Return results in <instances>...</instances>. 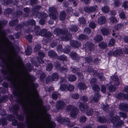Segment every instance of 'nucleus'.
Wrapping results in <instances>:
<instances>
[{
	"instance_id": "obj_15",
	"label": "nucleus",
	"mask_w": 128,
	"mask_h": 128,
	"mask_svg": "<svg viewBox=\"0 0 128 128\" xmlns=\"http://www.w3.org/2000/svg\"><path fill=\"white\" fill-rule=\"evenodd\" d=\"M98 7L96 6H95L90 7L86 6L84 8V11L86 13L94 12L97 9Z\"/></svg>"
},
{
	"instance_id": "obj_7",
	"label": "nucleus",
	"mask_w": 128,
	"mask_h": 128,
	"mask_svg": "<svg viewBox=\"0 0 128 128\" xmlns=\"http://www.w3.org/2000/svg\"><path fill=\"white\" fill-rule=\"evenodd\" d=\"M67 112L70 111V116L73 118H75L76 116L79 112V110L76 108L74 106L70 105L68 106L66 109Z\"/></svg>"
},
{
	"instance_id": "obj_17",
	"label": "nucleus",
	"mask_w": 128,
	"mask_h": 128,
	"mask_svg": "<svg viewBox=\"0 0 128 128\" xmlns=\"http://www.w3.org/2000/svg\"><path fill=\"white\" fill-rule=\"evenodd\" d=\"M65 106V103L63 101L60 100L58 101L56 104V107L57 110H62Z\"/></svg>"
},
{
	"instance_id": "obj_54",
	"label": "nucleus",
	"mask_w": 128,
	"mask_h": 128,
	"mask_svg": "<svg viewBox=\"0 0 128 128\" xmlns=\"http://www.w3.org/2000/svg\"><path fill=\"white\" fill-rule=\"evenodd\" d=\"M2 124L3 126L6 125L7 123L6 119V118L2 119L1 120H0V126L1 124Z\"/></svg>"
},
{
	"instance_id": "obj_58",
	"label": "nucleus",
	"mask_w": 128,
	"mask_h": 128,
	"mask_svg": "<svg viewBox=\"0 0 128 128\" xmlns=\"http://www.w3.org/2000/svg\"><path fill=\"white\" fill-rule=\"evenodd\" d=\"M84 31L85 33L89 34L90 33L91 31L90 28H85L84 30Z\"/></svg>"
},
{
	"instance_id": "obj_9",
	"label": "nucleus",
	"mask_w": 128,
	"mask_h": 128,
	"mask_svg": "<svg viewBox=\"0 0 128 128\" xmlns=\"http://www.w3.org/2000/svg\"><path fill=\"white\" fill-rule=\"evenodd\" d=\"M57 121L61 123L62 122H66V124L67 125L70 127H72L74 126L76 124L75 122L70 123V120L68 118H62L61 116H60L57 118Z\"/></svg>"
},
{
	"instance_id": "obj_12",
	"label": "nucleus",
	"mask_w": 128,
	"mask_h": 128,
	"mask_svg": "<svg viewBox=\"0 0 128 128\" xmlns=\"http://www.w3.org/2000/svg\"><path fill=\"white\" fill-rule=\"evenodd\" d=\"M18 108L19 106L17 104H15L12 110H11L10 111H12V113L15 114L16 116L20 120H23L24 119V117L18 115V114L17 110L18 109Z\"/></svg>"
},
{
	"instance_id": "obj_49",
	"label": "nucleus",
	"mask_w": 128,
	"mask_h": 128,
	"mask_svg": "<svg viewBox=\"0 0 128 128\" xmlns=\"http://www.w3.org/2000/svg\"><path fill=\"white\" fill-rule=\"evenodd\" d=\"M30 116L28 114L27 115V116L26 118V120L27 125L28 126V128H31L29 126V122L30 120Z\"/></svg>"
},
{
	"instance_id": "obj_43",
	"label": "nucleus",
	"mask_w": 128,
	"mask_h": 128,
	"mask_svg": "<svg viewBox=\"0 0 128 128\" xmlns=\"http://www.w3.org/2000/svg\"><path fill=\"white\" fill-rule=\"evenodd\" d=\"M101 32L103 35H107L108 34V30L104 28H103L101 30Z\"/></svg>"
},
{
	"instance_id": "obj_39",
	"label": "nucleus",
	"mask_w": 128,
	"mask_h": 128,
	"mask_svg": "<svg viewBox=\"0 0 128 128\" xmlns=\"http://www.w3.org/2000/svg\"><path fill=\"white\" fill-rule=\"evenodd\" d=\"M125 94L123 93H119L117 96L118 98L119 99H125Z\"/></svg>"
},
{
	"instance_id": "obj_4",
	"label": "nucleus",
	"mask_w": 128,
	"mask_h": 128,
	"mask_svg": "<svg viewBox=\"0 0 128 128\" xmlns=\"http://www.w3.org/2000/svg\"><path fill=\"white\" fill-rule=\"evenodd\" d=\"M67 80L65 79H62L59 83L61 86L60 88L61 90L63 92H64L66 90H68L70 91L73 90L74 89V86L70 84H68V86L64 84L65 82H66Z\"/></svg>"
},
{
	"instance_id": "obj_28",
	"label": "nucleus",
	"mask_w": 128,
	"mask_h": 128,
	"mask_svg": "<svg viewBox=\"0 0 128 128\" xmlns=\"http://www.w3.org/2000/svg\"><path fill=\"white\" fill-rule=\"evenodd\" d=\"M78 87L80 89L84 90L87 88L86 85L84 83L79 82L78 84Z\"/></svg>"
},
{
	"instance_id": "obj_35",
	"label": "nucleus",
	"mask_w": 128,
	"mask_h": 128,
	"mask_svg": "<svg viewBox=\"0 0 128 128\" xmlns=\"http://www.w3.org/2000/svg\"><path fill=\"white\" fill-rule=\"evenodd\" d=\"M97 118L98 121L102 123L106 122V119L104 117L98 116Z\"/></svg>"
},
{
	"instance_id": "obj_64",
	"label": "nucleus",
	"mask_w": 128,
	"mask_h": 128,
	"mask_svg": "<svg viewBox=\"0 0 128 128\" xmlns=\"http://www.w3.org/2000/svg\"><path fill=\"white\" fill-rule=\"evenodd\" d=\"M94 126L93 124H90L88 126H84L83 128H94Z\"/></svg>"
},
{
	"instance_id": "obj_26",
	"label": "nucleus",
	"mask_w": 128,
	"mask_h": 128,
	"mask_svg": "<svg viewBox=\"0 0 128 128\" xmlns=\"http://www.w3.org/2000/svg\"><path fill=\"white\" fill-rule=\"evenodd\" d=\"M24 25L25 26H27L28 25L34 26L36 24V22L35 20L33 19L30 20L28 22H24Z\"/></svg>"
},
{
	"instance_id": "obj_1",
	"label": "nucleus",
	"mask_w": 128,
	"mask_h": 128,
	"mask_svg": "<svg viewBox=\"0 0 128 128\" xmlns=\"http://www.w3.org/2000/svg\"><path fill=\"white\" fill-rule=\"evenodd\" d=\"M12 84L14 89L13 91L14 95L18 98V102L20 104L24 105V101L26 96L24 95L23 90H21L18 86V82L16 79H12Z\"/></svg>"
},
{
	"instance_id": "obj_32",
	"label": "nucleus",
	"mask_w": 128,
	"mask_h": 128,
	"mask_svg": "<svg viewBox=\"0 0 128 128\" xmlns=\"http://www.w3.org/2000/svg\"><path fill=\"white\" fill-rule=\"evenodd\" d=\"M24 23L22 24H19L16 25L15 28L16 30L17 31L22 30V28L24 26H26L24 25Z\"/></svg>"
},
{
	"instance_id": "obj_55",
	"label": "nucleus",
	"mask_w": 128,
	"mask_h": 128,
	"mask_svg": "<svg viewBox=\"0 0 128 128\" xmlns=\"http://www.w3.org/2000/svg\"><path fill=\"white\" fill-rule=\"evenodd\" d=\"M97 80L95 78H92L90 81V83L91 85L92 86L94 85H95V84L97 82Z\"/></svg>"
},
{
	"instance_id": "obj_53",
	"label": "nucleus",
	"mask_w": 128,
	"mask_h": 128,
	"mask_svg": "<svg viewBox=\"0 0 128 128\" xmlns=\"http://www.w3.org/2000/svg\"><path fill=\"white\" fill-rule=\"evenodd\" d=\"M53 68V65L52 64H49L46 67V70L50 71Z\"/></svg>"
},
{
	"instance_id": "obj_21",
	"label": "nucleus",
	"mask_w": 128,
	"mask_h": 128,
	"mask_svg": "<svg viewBox=\"0 0 128 128\" xmlns=\"http://www.w3.org/2000/svg\"><path fill=\"white\" fill-rule=\"evenodd\" d=\"M3 112V114H2V112H0V114L2 116L4 117L5 116H7V120L9 121L12 120H14V116L12 115H9L7 116L8 114H6V113L4 110L2 111Z\"/></svg>"
},
{
	"instance_id": "obj_2",
	"label": "nucleus",
	"mask_w": 128,
	"mask_h": 128,
	"mask_svg": "<svg viewBox=\"0 0 128 128\" xmlns=\"http://www.w3.org/2000/svg\"><path fill=\"white\" fill-rule=\"evenodd\" d=\"M110 116V119L109 120L113 124L114 127L119 128L123 124L124 122L123 121L120 120H120V118L118 116L116 115V113L115 112L111 113Z\"/></svg>"
},
{
	"instance_id": "obj_60",
	"label": "nucleus",
	"mask_w": 128,
	"mask_h": 128,
	"mask_svg": "<svg viewBox=\"0 0 128 128\" xmlns=\"http://www.w3.org/2000/svg\"><path fill=\"white\" fill-rule=\"evenodd\" d=\"M62 52L66 54H68L69 53L70 50L68 46H67L66 48L63 49Z\"/></svg>"
},
{
	"instance_id": "obj_37",
	"label": "nucleus",
	"mask_w": 128,
	"mask_h": 128,
	"mask_svg": "<svg viewBox=\"0 0 128 128\" xmlns=\"http://www.w3.org/2000/svg\"><path fill=\"white\" fill-rule=\"evenodd\" d=\"M69 28L70 30L73 32H76L78 30L77 27L74 25H71Z\"/></svg>"
},
{
	"instance_id": "obj_34",
	"label": "nucleus",
	"mask_w": 128,
	"mask_h": 128,
	"mask_svg": "<svg viewBox=\"0 0 128 128\" xmlns=\"http://www.w3.org/2000/svg\"><path fill=\"white\" fill-rule=\"evenodd\" d=\"M102 39V36L100 35L96 36L94 38V40L96 42H98L101 41Z\"/></svg>"
},
{
	"instance_id": "obj_25",
	"label": "nucleus",
	"mask_w": 128,
	"mask_h": 128,
	"mask_svg": "<svg viewBox=\"0 0 128 128\" xmlns=\"http://www.w3.org/2000/svg\"><path fill=\"white\" fill-rule=\"evenodd\" d=\"M112 80L115 81L114 84L117 86L120 84V82L118 80V77L116 76H113L111 77Z\"/></svg>"
},
{
	"instance_id": "obj_33",
	"label": "nucleus",
	"mask_w": 128,
	"mask_h": 128,
	"mask_svg": "<svg viewBox=\"0 0 128 128\" xmlns=\"http://www.w3.org/2000/svg\"><path fill=\"white\" fill-rule=\"evenodd\" d=\"M66 13L64 11L61 12L60 14V18L61 20H64L66 17Z\"/></svg>"
},
{
	"instance_id": "obj_41",
	"label": "nucleus",
	"mask_w": 128,
	"mask_h": 128,
	"mask_svg": "<svg viewBox=\"0 0 128 128\" xmlns=\"http://www.w3.org/2000/svg\"><path fill=\"white\" fill-rule=\"evenodd\" d=\"M60 94L57 92H53L52 95V97L53 99L56 100L57 99L58 96Z\"/></svg>"
},
{
	"instance_id": "obj_36",
	"label": "nucleus",
	"mask_w": 128,
	"mask_h": 128,
	"mask_svg": "<svg viewBox=\"0 0 128 128\" xmlns=\"http://www.w3.org/2000/svg\"><path fill=\"white\" fill-rule=\"evenodd\" d=\"M76 78V77L75 75H71L68 77V79L70 82H73L75 81Z\"/></svg>"
},
{
	"instance_id": "obj_48",
	"label": "nucleus",
	"mask_w": 128,
	"mask_h": 128,
	"mask_svg": "<svg viewBox=\"0 0 128 128\" xmlns=\"http://www.w3.org/2000/svg\"><path fill=\"white\" fill-rule=\"evenodd\" d=\"M41 48V46L40 44H38L34 48V52H36L38 51Z\"/></svg>"
},
{
	"instance_id": "obj_59",
	"label": "nucleus",
	"mask_w": 128,
	"mask_h": 128,
	"mask_svg": "<svg viewBox=\"0 0 128 128\" xmlns=\"http://www.w3.org/2000/svg\"><path fill=\"white\" fill-rule=\"evenodd\" d=\"M122 7L124 8V9H126L128 8V2L125 1L124 2Z\"/></svg>"
},
{
	"instance_id": "obj_14",
	"label": "nucleus",
	"mask_w": 128,
	"mask_h": 128,
	"mask_svg": "<svg viewBox=\"0 0 128 128\" xmlns=\"http://www.w3.org/2000/svg\"><path fill=\"white\" fill-rule=\"evenodd\" d=\"M35 80L34 76L28 75L27 78L22 81L24 84L28 85L30 82H32Z\"/></svg>"
},
{
	"instance_id": "obj_13",
	"label": "nucleus",
	"mask_w": 128,
	"mask_h": 128,
	"mask_svg": "<svg viewBox=\"0 0 128 128\" xmlns=\"http://www.w3.org/2000/svg\"><path fill=\"white\" fill-rule=\"evenodd\" d=\"M59 78V76L58 74L56 73L53 74L52 76L51 77L50 76H48L46 80V82L47 83L50 82L52 81L56 80Z\"/></svg>"
},
{
	"instance_id": "obj_57",
	"label": "nucleus",
	"mask_w": 128,
	"mask_h": 128,
	"mask_svg": "<svg viewBox=\"0 0 128 128\" xmlns=\"http://www.w3.org/2000/svg\"><path fill=\"white\" fill-rule=\"evenodd\" d=\"M119 115L122 118H127V116L126 114L122 112H120L119 113Z\"/></svg>"
},
{
	"instance_id": "obj_44",
	"label": "nucleus",
	"mask_w": 128,
	"mask_h": 128,
	"mask_svg": "<svg viewBox=\"0 0 128 128\" xmlns=\"http://www.w3.org/2000/svg\"><path fill=\"white\" fill-rule=\"evenodd\" d=\"M92 88L94 92H98L100 90V88L99 86L96 85H94L92 86Z\"/></svg>"
},
{
	"instance_id": "obj_42",
	"label": "nucleus",
	"mask_w": 128,
	"mask_h": 128,
	"mask_svg": "<svg viewBox=\"0 0 128 128\" xmlns=\"http://www.w3.org/2000/svg\"><path fill=\"white\" fill-rule=\"evenodd\" d=\"M18 20L17 19L10 22H9V24L11 26H14L16 24L18 23Z\"/></svg>"
},
{
	"instance_id": "obj_47",
	"label": "nucleus",
	"mask_w": 128,
	"mask_h": 128,
	"mask_svg": "<svg viewBox=\"0 0 128 128\" xmlns=\"http://www.w3.org/2000/svg\"><path fill=\"white\" fill-rule=\"evenodd\" d=\"M8 98V96H3L0 99V102H5L7 100Z\"/></svg>"
},
{
	"instance_id": "obj_38",
	"label": "nucleus",
	"mask_w": 128,
	"mask_h": 128,
	"mask_svg": "<svg viewBox=\"0 0 128 128\" xmlns=\"http://www.w3.org/2000/svg\"><path fill=\"white\" fill-rule=\"evenodd\" d=\"M56 58L62 61L66 60H67L66 56L64 55H61L60 56H58Z\"/></svg>"
},
{
	"instance_id": "obj_19",
	"label": "nucleus",
	"mask_w": 128,
	"mask_h": 128,
	"mask_svg": "<svg viewBox=\"0 0 128 128\" xmlns=\"http://www.w3.org/2000/svg\"><path fill=\"white\" fill-rule=\"evenodd\" d=\"M12 124L14 126L18 125V128H24L25 125L24 123L20 122L18 124L17 121L16 120H13L12 122Z\"/></svg>"
},
{
	"instance_id": "obj_10",
	"label": "nucleus",
	"mask_w": 128,
	"mask_h": 128,
	"mask_svg": "<svg viewBox=\"0 0 128 128\" xmlns=\"http://www.w3.org/2000/svg\"><path fill=\"white\" fill-rule=\"evenodd\" d=\"M50 12V16L51 19L55 20L58 17V14L56 12V9L54 7H51L49 8Z\"/></svg>"
},
{
	"instance_id": "obj_5",
	"label": "nucleus",
	"mask_w": 128,
	"mask_h": 128,
	"mask_svg": "<svg viewBox=\"0 0 128 128\" xmlns=\"http://www.w3.org/2000/svg\"><path fill=\"white\" fill-rule=\"evenodd\" d=\"M3 65L2 66L3 68L1 70V72L2 74L4 76L6 75L8 73L10 75L11 74H13V73L11 72L9 67L8 62L3 60Z\"/></svg>"
},
{
	"instance_id": "obj_23",
	"label": "nucleus",
	"mask_w": 128,
	"mask_h": 128,
	"mask_svg": "<svg viewBox=\"0 0 128 128\" xmlns=\"http://www.w3.org/2000/svg\"><path fill=\"white\" fill-rule=\"evenodd\" d=\"M41 8V7L40 6H36L34 10L36 11H34V14L38 18H40L42 14L41 13L39 12L38 11H37V10L40 9Z\"/></svg>"
},
{
	"instance_id": "obj_3",
	"label": "nucleus",
	"mask_w": 128,
	"mask_h": 128,
	"mask_svg": "<svg viewBox=\"0 0 128 128\" xmlns=\"http://www.w3.org/2000/svg\"><path fill=\"white\" fill-rule=\"evenodd\" d=\"M68 30L66 29L62 30L59 28L55 29L54 30V34L58 35L60 34H63V37H61L60 38L62 40H68L71 38L72 34L68 32Z\"/></svg>"
},
{
	"instance_id": "obj_8",
	"label": "nucleus",
	"mask_w": 128,
	"mask_h": 128,
	"mask_svg": "<svg viewBox=\"0 0 128 128\" xmlns=\"http://www.w3.org/2000/svg\"><path fill=\"white\" fill-rule=\"evenodd\" d=\"M124 53L128 54V49L126 48L123 49L122 50L117 49L114 52H111L109 53L111 56H122L124 54Z\"/></svg>"
},
{
	"instance_id": "obj_45",
	"label": "nucleus",
	"mask_w": 128,
	"mask_h": 128,
	"mask_svg": "<svg viewBox=\"0 0 128 128\" xmlns=\"http://www.w3.org/2000/svg\"><path fill=\"white\" fill-rule=\"evenodd\" d=\"M87 118L85 116H81L80 119V122L81 123L84 122L86 120Z\"/></svg>"
},
{
	"instance_id": "obj_61",
	"label": "nucleus",
	"mask_w": 128,
	"mask_h": 128,
	"mask_svg": "<svg viewBox=\"0 0 128 128\" xmlns=\"http://www.w3.org/2000/svg\"><path fill=\"white\" fill-rule=\"evenodd\" d=\"M12 0H5L2 1V3L5 5H7L12 2Z\"/></svg>"
},
{
	"instance_id": "obj_31",
	"label": "nucleus",
	"mask_w": 128,
	"mask_h": 128,
	"mask_svg": "<svg viewBox=\"0 0 128 128\" xmlns=\"http://www.w3.org/2000/svg\"><path fill=\"white\" fill-rule=\"evenodd\" d=\"M32 52V48L31 47L28 46L27 47V49L25 51L26 54L27 55H29Z\"/></svg>"
},
{
	"instance_id": "obj_52",
	"label": "nucleus",
	"mask_w": 128,
	"mask_h": 128,
	"mask_svg": "<svg viewBox=\"0 0 128 128\" xmlns=\"http://www.w3.org/2000/svg\"><path fill=\"white\" fill-rule=\"evenodd\" d=\"M99 46L102 48H104L107 46V44L106 43L102 42L99 44Z\"/></svg>"
},
{
	"instance_id": "obj_63",
	"label": "nucleus",
	"mask_w": 128,
	"mask_h": 128,
	"mask_svg": "<svg viewBox=\"0 0 128 128\" xmlns=\"http://www.w3.org/2000/svg\"><path fill=\"white\" fill-rule=\"evenodd\" d=\"M10 51L14 56L16 54V51L14 48L12 47L10 48Z\"/></svg>"
},
{
	"instance_id": "obj_6",
	"label": "nucleus",
	"mask_w": 128,
	"mask_h": 128,
	"mask_svg": "<svg viewBox=\"0 0 128 128\" xmlns=\"http://www.w3.org/2000/svg\"><path fill=\"white\" fill-rule=\"evenodd\" d=\"M79 106L80 111L83 113L86 112L88 116H91L93 114V109H90L88 111V106L87 104H84L81 102H79Z\"/></svg>"
},
{
	"instance_id": "obj_11",
	"label": "nucleus",
	"mask_w": 128,
	"mask_h": 128,
	"mask_svg": "<svg viewBox=\"0 0 128 128\" xmlns=\"http://www.w3.org/2000/svg\"><path fill=\"white\" fill-rule=\"evenodd\" d=\"M36 35L43 36L46 38H49L52 36V35L50 32H47V30L45 29L41 30L39 33H36Z\"/></svg>"
},
{
	"instance_id": "obj_51",
	"label": "nucleus",
	"mask_w": 128,
	"mask_h": 128,
	"mask_svg": "<svg viewBox=\"0 0 128 128\" xmlns=\"http://www.w3.org/2000/svg\"><path fill=\"white\" fill-rule=\"evenodd\" d=\"M115 43V40L113 38H111L110 40L108 45L109 46H113Z\"/></svg>"
},
{
	"instance_id": "obj_29",
	"label": "nucleus",
	"mask_w": 128,
	"mask_h": 128,
	"mask_svg": "<svg viewBox=\"0 0 128 128\" xmlns=\"http://www.w3.org/2000/svg\"><path fill=\"white\" fill-rule=\"evenodd\" d=\"M48 56L52 58H57V54L53 50L49 51L48 52Z\"/></svg>"
},
{
	"instance_id": "obj_16",
	"label": "nucleus",
	"mask_w": 128,
	"mask_h": 128,
	"mask_svg": "<svg viewBox=\"0 0 128 128\" xmlns=\"http://www.w3.org/2000/svg\"><path fill=\"white\" fill-rule=\"evenodd\" d=\"M83 46L84 48L88 49L90 50H92L94 48V44L90 42H86L83 44Z\"/></svg>"
},
{
	"instance_id": "obj_50",
	"label": "nucleus",
	"mask_w": 128,
	"mask_h": 128,
	"mask_svg": "<svg viewBox=\"0 0 128 128\" xmlns=\"http://www.w3.org/2000/svg\"><path fill=\"white\" fill-rule=\"evenodd\" d=\"M109 90L111 92L114 91L116 89V88L113 85L111 84L108 87Z\"/></svg>"
},
{
	"instance_id": "obj_22",
	"label": "nucleus",
	"mask_w": 128,
	"mask_h": 128,
	"mask_svg": "<svg viewBox=\"0 0 128 128\" xmlns=\"http://www.w3.org/2000/svg\"><path fill=\"white\" fill-rule=\"evenodd\" d=\"M70 42L71 46L75 48H78L81 45V44L76 41L72 40Z\"/></svg>"
},
{
	"instance_id": "obj_18",
	"label": "nucleus",
	"mask_w": 128,
	"mask_h": 128,
	"mask_svg": "<svg viewBox=\"0 0 128 128\" xmlns=\"http://www.w3.org/2000/svg\"><path fill=\"white\" fill-rule=\"evenodd\" d=\"M120 110L124 112H128V104L121 103L119 105Z\"/></svg>"
},
{
	"instance_id": "obj_46",
	"label": "nucleus",
	"mask_w": 128,
	"mask_h": 128,
	"mask_svg": "<svg viewBox=\"0 0 128 128\" xmlns=\"http://www.w3.org/2000/svg\"><path fill=\"white\" fill-rule=\"evenodd\" d=\"M102 108L104 110L105 112H107L110 110V107L108 105H103L102 106Z\"/></svg>"
},
{
	"instance_id": "obj_40",
	"label": "nucleus",
	"mask_w": 128,
	"mask_h": 128,
	"mask_svg": "<svg viewBox=\"0 0 128 128\" xmlns=\"http://www.w3.org/2000/svg\"><path fill=\"white\" fill-rule=\"evenodd\" d=\"M102 10L105 13H107L110 11L109 8L106 6L102 7Z\"/></svg>"
},
{
	"instance_id": "obj_20",
	"label": "nucleus",
	"mask_w": 128,
	"mask_h": 128,
	"mask_svg": "<svg viewBox=\"0 0 128 128\" xmlns=\"http://www.w3.org/2000/svg\"><path fill=\"white\" fill-rule=\"evenodd\" d=\"M100 96V94L97 92L94 94V96L90 97V100L92 102H96L98 100Z\"/></svg>"
},
{
	"instance_id": "obj_27",
	"label": "nucleus",
	"mask_w": 128,
	"mask_h": 128,
	"mask_svg": "<svg viewBox=\"0 0 128 128\" xmlns=\"http://www.w3.org/2000/svg\"><path fill=\"white\" fill-rule=\"evenodd\" d=\"M70 56L72 59L74 60H78L79 58L78 55L74 52H71L70 54Z\"/></svg>"
},
{
	"instance_id": "obj_62",
	"label": "nucleus",
	"mask_w": 128,
	"mask_h": 128,
	"mask_svg": "<svg viewBox=\"0 0 128 128\" xmlns=\"http://www.w3.org/2000/svg\"><path fill=\"white\" fill-rule=\"evenodd\" d=\"M48 126L51 128H54L56 126V124L54 122H52L49 124Z\"/></svg>"
},
{
	"instance_id": "obj_56",
	"label": "nucleus",
	"mask_w": 128,
	"mask_h": 128,
	"mask_svg": "<svg viewBox=\"0 0 128 128\" xmlns=\"http://www.w3.org/2000/svg\"><path fill=\"white\" fill-rule=\"evenodd\" d=\"M85 35L83 34H80L78 37V39L80 40H83L86 39Z\"/></svg>"
},
{
	"instance_id": "obj_24",
	"label": "nucleus",
	"mask_w": 128,
	"mask_h": 128,
	"mask_svg": "<svg viewBox=\"0 0 128 128\" xmlns=\"http://www.w3.org/2000/svg\"><path fill=\"white\" fill-rule=\"evenodd\" d=\"M106 21V19L104 16L100 17L98 20V24L100 25L104 24Z\"/></svg>"
},
{
	"instance_id": "obj_30",
	"label": "nucleus",
	"mask_w": 128,
	"mask_h": 128,
	"mask_svg": "<svg viewBox=\"0 0 128 128\" xmlns=\"http://www.w3.org/2000/svg\"><path fill=\"white\" fill-rule=\"evenodd\" d=\"M2 22H0V37L4 36L5 35V30H1L2 28Z\"/></svg>"
}]
</instances>
